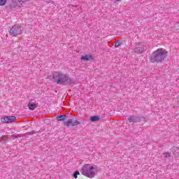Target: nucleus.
I'll return each instance as SVG.
<instances>
[{"label": "nucleus", "mask_w": 179, "mask_h": 179, "mask_svg": "<svg viewBox=\"0 0 179 179\" xmlns=\"http://www.w3.org/2000/svg\"><path fill=\"white\" fill-rule=\"evenodd\" d=\"M52 82L57 83V85H69V86L75 85V82L72 78L61 72H56L52 75Z\"/></svg>", "instance_id": "obj_1"}, {"label": "nucleus", "mask_w": 179, "mask_h": 179, "mask_svg": "<svg viewBox=\"0 0 179 179\" xmlns=\"http://www.w3.org/2000/svg\"><path fill=\"white\" fill-rule=\"evenodd\" d=\"M146 50H148V46H146L145 42L136 43V47L134 48V52L136 54H143Z\"/></svg>", "instance_id": "obj_4"}, {"label": "nucleus", "mask_w": 179, "mask_h": 179, "mask_svg": "<svg viewBox=\"0 0 179 179\" xmlns=\"http://www.w3.org/2000/svg\"><path fill=\"white\" fill-rule=\"evenodd\" d=\"M90 120L92 122H96L97 121H100L101 117L99 115L91 116Z\"/></svg>", "instance_id": "obj_11"}, {"label": "nucleus", "mask_w": 179, "mask_h": 179, "mask_svg": "<svg viewBox=\"0 0 179 179\" xmlns=\"http://www.w3.org/2000/svg\"><path fill=\"white\" fill-rule=\"evenodd\" d=\"M15 120H16L15 116H6L1 118V122L11 124V122H13V121H15Z\"/></svg>", "instance_id": "obj_8"}, {"label": "nucleus", "mask_w": 179, "mask_h": 179, "mask_svg": "<svg viewBox=\"0 0 179 179\" xmlns=\"http://www.w3.org/2000/svg\"><path fill=\"white\" fill-rule=\"evenodd\" d=\"M80 174V173L79 172V171H76L73 173V177L74 178H78V176H79Z\"/></svg>", "instance_id": "obj_16"}, {"label": "nucleus", "mask_w": 179, "mask_h": 179, "mask_svg": "<svg viewBox=\"0 0 179 179\" xmlns=\"http://www.w3.org/2000/svg\"><path fill=\"white\" fill-rule=\"evenodd\" d=\"M6 3V0H0V6H3Z\"/></svg>", "instance_id": "obj_19"}, {"label": "nucleus", "mask_w": 179, "mask_h": 179, "mask_svg": "<svg viewBox=\"0 0 179 179\" xmlns=\"http://www.w3.org/2000/svg\"><path fill=\"white\" fill-rule=\"evenodd\" d=\"M0 142L1 143H6V138H5V136L3 138H0Z\"/></svg>", "instance_id": "obj_18"}, {"label": "nucleus", "mask_w": 179, "mask_h": 179, "mask_svg": "<svg viewBox=\"0 0 179 179\" xmlns=\"http://www.w3.org/2000/svg\"><path fill=\"white\" fill-rule=\"evenodd\" d=\"M163 155L164 157H166V159L169 157H171V154L170 152H164Z\"/></svg>", "instance_id": "obj_17"}, {"label": "nucleus", "mask_w": 179, "mask_h": 179, "mask_svg": "<svg viewBox=\"0 0 179 179\" xmlns=\"http://www.w3.org/2000/svg\"><path fill=\"white\" fill-rule=\"evenodd\" d=\"M167 57V51L163 48L157 49L156 51L153 52L151 57V62H162L166 59Z\"/></svg>", "instance_id": "obj_2"}, {"label": "nucleus", "mask_w": 179, "mask_h": 179, "mask_svg": "<svg viewBox=\"0 0 179 179\" xmlns=\"http://www.w3.org/2000/svg\"><path fill=\"white\" fill-rule=\"evenodd\" d=\"M28 107H29V110H34V108H37V105L34 102H29L28 104Z\"/></svg>", "instance_id": "obj_13"}, {"label": "nucleus", "mask_w": 179, "mask_h": 179, "mask_svg": "<svg viewBox=\"0 0 179 179\" xmlns=\"http://www.w3.org/2000/svg\"><path fill=\"white\" fill-rule=\"evenodd\" d=\"M81 59H83V61H90V59H93V57H92V55H87L85 56H82Z\"/></svg>", "instance_id": "obj_12"}, {"label": "nucleus", "mask_w": 179, "mask_h": 179, "mask_svg": "<svg viewBox=\"0 0 179 179\" xmlns=\"http://www.w3.org/2000/svg\"><path fill=\"white\" fill-rule=\"evenodd\" d=\"M117 1H120V0H117Z\"/></svg>", "instance_id": "obj_21"}, {"label": "nucleus", "mask_w": 179, "mask_h": 179, "mask_svg": "<svg viewBox=\"0 0 179 179\" xmlns=\"http://www.w3.org/2000/svg\"><path fill=\"white\" fill-rule=\"evenodd\" d=\"M80 122H79L78 120H73V119H69V121L66 122L64 123V125L66 127H76L78 125H80Z\"/></svg>", "instance_id": "obj_7"}, {"label": "nucleus", "mask_w": 179, "mask_h": 179, "mask_svg": "<svg viewBox=\"0 0 179 179\" xmlns=\"http://www.w3.org/2000/svg\"><path fill=\"white\" fill-rule=\"evenodd\" d=\"M83 176L85 177H94V166H92L90 164H85L82 169Z\"/></svg>", "instance_id": "obj_3"}, {"label": "nucleus", "mask_w": 179, "mask_h": 179, "mask_svg": "<svg viewBox=\"0 0 179 179\" xmlns=\"http://www.w3.org/2000/svg\"><path fill=\"white\" fill-rule=\"evenodd\" d=\"M27 2H29V0H12L11 3L9 5V8L10 9H15V8H17L19 5L22 6Z\"/></svg>", "instance_id": "obj_6"}, {"label": "nucleus", "mask_w": 179, "mask_h": 179, "mask_svg": "<svg viewBox=\"0 0 179 179\" xmlns=\"http://www.w3.org/2000/svg\"><path fill=\"white\" fill-rule=\"evenodd\" d=\"M10 36L13 37H16V36H19V34H22V28L19 24H15L9 30Z\"/></svg>", "instance_id": "obj_5"}, {"label": "nucleus", "mask_w": 179, "mask_h": 179, "mask_svg": "<svg viewBox=\"0 0 179 179\" xmlns=\"http://www.w3.org/2000/svg\"><path fill=\"white\" fill-rule=\"evenodd\" d=\"M122 44V42L121 41H117L115 43V47L117 48L120 47Z\"/></svg>", "instance_id": "obj_15"}, {"label": "nucleus", "mask_w": 179, "mask_h": 179, "mask_svg": "<svg viewBox=\"0 0 179 179\" xmlns=\"http://www.w3.org/2000/svg\"><path fill=\"white\" fill-rule=\"evenodd\" d=\"M141 117H130L128 118V121L130 122H141Z\"/></svg>", "instance_id": "obj_10"}, {"label": "nucleus", "mask_w": 179, "mask_h": 179, "mask_svg": "<svg viewBox=\"0 0 179 179\" xmlns=\"http://www.w3.org/2000/svg\"><path fill=\"white\" fill-rule=\"evenodd\" d=\"M34 134H36V132L34 131H31L30 132L26 133L24 135H34Z\"/></svg>", "instance_id": "obj_20"}, {"label": "nucleus", "mask_w": 179, "mask_h": 179, "mask_svg": "<svg viewBox=\"0 0 179 179\" xmlns=\"http://www.w3.org/2000/svg\"><path fill=\"white\" fill-rule=\"evenodd\" d=\"M66 118V115H60L57 117V121H64Z\"/></svg>", "instance_id": "obj_14"}, {"label": "nucleus", "mask_w": 179, "mask_h": 179, "mask_svg": "<svg viewBox=\"0 0 179 179\" xmlns=\"http://www.w3.org/2000/svg\"><path fill=\"white\" fill-rule=\"evenodd\" d=\"M171 151L172 152L173 156L175 157H178L179 156V148L178 147H173L171 149Z\"/></svg>", "instance_id": "obj_9"}]
</instances>
